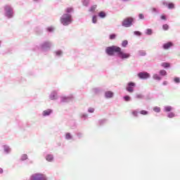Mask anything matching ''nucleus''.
Listing matches in <instances>:
<instances>
[{
    "label": "nucleus",
    "mask_w": 180,
    "mask_h": 180,
    "mask_svg": "<svg viewBox=\"0 0 180 180\" xmlns=\"http://www.w3.org/2000/svg\"><path fill=\"white\" fill-rule=\"evenodd\" d=\"M168 117H169L170 119L172 117H175V114H174V112H170L168 115Z\"/></svg>",
    "instance_id": "32"
},
{
    "label": "nucleus",
    "mask_w": 180,
    "mask_h": 180,
    "mask_svg": "<svg viewBox=\"0 0 180 180\" xmlns=\"http://www.w3.org/2000/svg\"><path fill=\"white\" fill-rule=\"evenodd\" d=\"M142 56H146V53H143L142 54Z\"/></svg>",
    "instance_id": "47"
},
{
    "label": "nucleus",
    "mask_w": 180,
    "mask_h": 180,
    "mask_svg": "<svg viewBox=\"0 0 180 180\" xmlns=\"http://www.w3.org/2000/svg\"><path fill=\"white\" fill-rule=\"evenodd\" d=\"M35 2H37V1H39V0H34Z\"/></svg>",
    "instance_id": "48"
},
{
    "label": "nucleus",
    "mask_w": 180,
    "mask_h": 180,
    "mask_svg": "<svg viewBox=\"0 0 180 180\" xmlns=\"http://www.w3.org/2000/svg\"><path fill=\"white\" fill-rule=\"evenodd\" d=\"M51 47V44L49 41L44 42L42 44V49H50Z\"/></svg>",
    "instance_id": "8"
},
{
    "label": "nucleus",
    "mask_w": 180,
    "mask_h": 180,
    "mask_svg": "<svg viewBox=\"0 0 180 180\" xmlns=\"http://www.w3.org/2000/svg\"><path fill=\"white\" fill-rule=\"evenodd\" d=\"M72 22V17L70 14H63L60 18V23L63 26H68Z\"/></svg>",
    "instance_id": "2"
},
{
    "label": "nucleus",
    "mask_w": 180,
    "mask_h": 180,
    "mask_svg": "<svg viewBox=\"0 0 180 180\" xmlns=\"http://www.w3.org/2000/svg\"><path fill=\"white\" fill-rule=\"evenodd\" d=\"M163 85H167V82H163Z\"/></svg>",
    "instance_id": "46"
},
{
    "label": "nucleus",
    "mask_w": 180,
    "mask_h": 180,
    "mask_svg": "<svg viewBox=\"0 0 180 180\" xmlns=\"http://www.w3.org/2000/svg\"><path fill=\"white\" fill-rule=\"evenodd\" d=\"M129 44V41L127 40H124L122 43V47H127V46Z\"/></svg>",
    "instance_id": "21"
},
{
    "label": "nucleus",
    "mask_w": 180,
    "mask_h": 180,
    "mask_svg": "<svg viewBox=\"0 0 180 180\" xmlns=\"http://www.w3.org/2000/svg\"><path fill=\"white\" fill-rule=\"evenodd\" d=\"M46 161H49V162L53 161V155H48L46 156Z\"/></svg>",
    "instance_id": "14"
},
{
    "label": "nucleus",
    "mask_w": 180,
    "mask_h": 180,
    "mask_svg": "<svg viewBox=\"0 0 180 180\" xmlns=\"http://www.w3.org/2000/svg\"><path fill=\"white\" fill-rule=\"evenodd\" d=\"M105 96L107 98H113V92L108 91L105 92Z\"/></svg>",
    "instance_id": "10"
},
{
    "label": "nucleus",
    "mask_w": 180,
    "mask_h": 180,
    "mask_svg": "<svg viewBox=\"0 0 180 180\" xmlns=\"http://www.w3.org/2000/svg\"><path fill=\"white\" fill-rule=\"evenodd\" d=\"M4 150L6 151V153H9L10 149H9V148H6L4 149Z\"/></svg>",
    "instance_id": "42"
},
{
    "label": "nucleus",
    "mask_w": 180,
    "mask_h": 180,
    "mask_svg": "<svg viewBox=\"0 0 180 180\" xmlns=\"http://www.w3.org/2000/svg\"><path fill=\"white\" fill-rule=\"evenodd\" d=\"M98 16H99L100 18H106V13H105V12H103V11H101V12L98 13Z\"/></svg>",
    "instance_id": "13"
},
{
    "label": "nucleus",
    "mask_w": 180,
    "mask_h": 180,
    "mask_svg": "<svg viewBox=\"0 0 180 180\" xmlns=\"http://www.w3.org/2000/svg\"><path fill=\"white\" fill-rule=\"evenodd\" d=\"M48 30H49V32H53V28L49 27V28H48Z\"/></svg>",
    "instance_id": "43"
},
{
    "label": "nucleus",
    "mask_w": 180,
    "mask_h": 180,
    "mask_svg": "<svg viewBox=\"0 0 180 180\" xmlns=\"http://www.w3.org/2000/svg\"><path fill=\"white\" fill-rule=\"evenodd\" d=\"M31 180H47V177L42 174H34L31 176Z\"/></svg>",
    "instance_id": "4"
},
{
    "label": "nucleus",
    "mask_w": 180,
    "mask_h": 180,
    "mask_svg": "<svg viewBox=\"0 0 180 180\" xmlns=\"http://www.w3.org/2000/svg\"><path fill=\"white\" fill-rule=\"evenodd\" d=\"M174 8H175V5L174 4V3H169L168 4V8L169 9H174Z\"/></svg>",
    "instance_id": "22"
},
{
    "label": "nucleus",
    "mask_w": 180,
    "mask_h": 180,
    "mask_svg": "<svg viewBox=\"0 0 180 180\" xmlns=\"http://www.w3.org/2000/svg\"><path fill=\"white\" fill-rule=\"evenodd\" d=\"M143 94H136V99H143Z\"/></svg>",
    "instance_id": "23"
},
{
    "label": "nucleus",
    "mask_w": 180,
    "mask_h": 180,
    "mask_svg": "<svg viewBox=\"0 0 180 180\" xmlns=\"http://www.w3.org/2000/svg\"><path fill=\"white\" fill-rule=\"evenodd\" d=\"M172 46L173 44L172 42H168L163 45V48L165 49V50H168V49H169V47H172Z\"/></svg>",
    "instance_id": "9"
},
{
    "label": "nucleus",
    "mask_w": 180,
    "mask_h": 180,
    "mask_svg": "<svg viewBox=\"0 0 180 180\" xmlns=\"http://www.w3.org/2000/svg\"><path fill=\"white\" fill-rule=\"evenodd\" d=\"M165 112H171L172 110V108L171 106H167L165 108Z\"/></svg>",
    "instance_id": "24"
},
{
    "label": "nucleus",
    "mask_w": 180,
    "mask_h": 180,
    "mask_svg": "<svg viewBox=\"0 0 180 180\" xmlns=\"http://www.w3.org/2000/svg\"><path fill=\"white\" fill-rule=\"evenodd\" d=\"M105 53L108 56H114L115 53H117L118 57H120V58H122V59L129 58V57H130L129 53H124L122 51V48H120L117 46H112L107 47L105 49Z\"/></svg>",
    "instance_id": "1"
},
{
    "label": "nucleus",
    "mask_w": 180,
    "mask_h": 180,
    "mask_svg": "<svg viewBox=\"0 0 180 180\" xmlns=\"http://www.w3.org/2000/svg\"><path fill=\"white\" fill-rule=\"evenodd\" d=\"M22 161H25V160H27V155H26V154L22 155Z\"/></svg>",
    "instance_id": "34"
},
{
    "label": "nucleus",
    "mask_w": 180,
    "mask_h": 180,
    "mask_svg": "<svg viewBox=\"0 0 180 180\" xmlns=\"http://www.w3.org/2000/svg\"><path fill=\"white\" fill-rule=\"evenodd\" d=\"M2 172H4V169H2V168H0V174H2Z\"/></svg>",
    "instance_id": "44"
},
{
    "label": "nucleus",
    "mask_w": 180,
    "mask_h": 180,
    "mask_svg": "<svg viewBox=\"0 0 180 180\" xmlns=\"http://www.w3.org/2000/svg\"><path fill=\"white\" fill-rule=\"evenodd\" d=\"M146 34H153V30L151 29H148L146 31Z\"/></svg>",
    "instance_id": "30"
},
{
    "label": "nucleus",
    "mask_w": 180,
    "mask_h": 180,
    "mask_svg": "<svg viewBox=\"0 0 180 180\" xmlns=\"http://www.w3.org/2000/svg\"><path fill=\"white\" fill-rule=\"evenodd\" d=\"M153 79H157L158 81H161V77H160L158 75L155 74L153 75Z\"/></svg>",
    "instance_id": "16"
},
{
    "label": "nucleus",
    "mask_w": 180,
    "mask_h": 180,
    "mask_svg": "<svg viewBox=\"0 0 180 180\" xmlns=\"http://www.w3.org/2000/svg\"><path fill=\"white\" fill-rule=\"evenodd\" d=\"M92 22L93 23H96V22H98V18H96V15L93 16Z\"/></svg>",
    "instance_id": "29"
},
{
    "label": "nucleus",
    "mask_w": 180,
    "mask_h": 180,
    "mask_svg": "<svg viewBox=\"0 0 180 180\" xmlns=\"http://www.w3.org/2000/svg\"><path fill=\"white\" fill-rule=\"evenodd\" d=\"M96 8H98L97 5H94L93 6H91L89 9V12H95V11L96 10Z\"/></svg>",
    "instance_id": "15"
},
{
    "label": "nucleus",
    "mask_w": 180,
    "mask_h": 180,
    "mask_svg": "<svg viewBox=\"0 0 180 180\" xmlns=\"http://www.w3.org/2000/svg\"><path fill=\"white\" fill-rule=\"evenodd\" d=\"M160 18L162 20H167V17H165V15H161Z\"/></svg>",
    "instance_id": "40"
},
{
    "label": "nucleus",
    "mask_w": 180,
    "mask_h": 180,
    "mask_svg": "<svg viewBox=\"0 0 180 180\" xmlns=\"http://www.w3.org/2000/svg\"><path fill=\"white\" fill-rule=\"evenodd\" d=\"M124 99L126 101V102H129V101H130V96H126L124 97Z\"/></svg>",
    "instance_id": "35"
},
{
    "label": "nucleus",
    "mask_w": 180,
    "mask_h": 180,
    "mask_svg": "<svg viewBox=\"0 0 180 180\" xmlns=\"http://www.w3.org/2000/svg\"><path fill=\"white\" fill-rule=\"evenodd\" d=\"M162 67H164V68H168L170 67V65L168 63H162Z\"/></svg>",
    "instance_id": "19"
},
{
    "label": "nucleus",
    "mask_w": 180,
    "mask_h": 180,
    "mask_svg": "<svg viewBox=\"0 0 180 180\" xmlns=\"http://www.w3.org/2000/svg\"><path fill=\"white\" fill-rule=\"evenodd\" d=\"M132 115L135 117H137V116H139V112H137L136 110H134V111H132Z\"/></svg>",
    "instance_id": "28"
},
{
    "label": "nucleus",
    "mask_w": 180,
    "mask_h": 180,
    "mask_svg": "<svg viewBox=\"0 0 180 180\" xmlns=\"http://www.w3.org/2000/svg\"><path fill=\"white\" fill-rule=\"evenodd\" d=\"M139 16L140 19H144V15L143 14H139Z\"/></svg>",
    "instance_id": "41"
},
{
    "label": "nucleus",
    "mask_w": 180,
    "mask_h": 180,
    "mask_svg": "<svg viewBox=\"0 0 180 180\" xmlns=\"http://www.w3.org/2000/svg\"><path fill=\"white\" fill-rule=\"evenodd\" d=\"M50 99H51V101H53V99H56V95H51L50 96Z\"/></svg>",
    "instance_id": "37"
},
{
    "label": "nucleus",
    "mask_w": 180,
    "mask_h": 180,
    "mask_svg": "<svg viewBox=\"0 0 180 180\" xmlns=\"http://www.w3.org/2000/svg\"><path fill=\"white\" fill-rule=\"evenodd\" d=\"M138 77L141 79H147V78H150V73L147 72H141L138 74Z\"/></svg>",
    "instance_id": "7"
},
{
    "label": "nucleus",
    "mask_w": 180,
    "mask_h": 180,
    "mask_svg": "<svg viewBox=\"0 0 180 180\" xmlns=\"http://www.w3.org/2000/svg\"><path fill=\"white\" fill-rule=\"evenodd\" d=\"M160 75H162V77L167 75V71L165 70H162L159 72Z\"/></svg>",
    "instance_id": "20"
},
{
    "label": "nucleus",
    "mask_w": 180,
    "mask_h": 180,
    "mask_svg": "<svg viewBox=\"0 0 180 180\" xmlns=\"http://www.w3.org/2000/svg\"><path fill=\"white\" fill-rule=\"evenodd\" d=\"M134 34H136V36H141V32H140L139 31H135Z\"/></svg>",
    "instance_id": "38"
},
{
    "label": "nucleus",
    "mask_w": 180,
    "mask_h": 180,
    "mask_svg": "<svg viewBox=\"0 0 180 180\" xmlns=\"http://www.w3.org/2000/svg\"><path fill=\"white\" fill-rule=\"evenodd\" d=\"M153 12H157V9L155 8H153Z\"/></svg>",
    "instance_id": "45"
},
{
    "label": "nucleus",
    "mask_w": 180,
    "mask_h": 180,
    "mask_svg": "<svg viewBox=\"0 0 180 180\" xmlns=\"http://www.w3.org/2000/svg\"><path fill=\"white\" fill-rule=\"evenodd\" d=\"M134 20V18L131 17L127 18L122 22V26H124V27H130V26L133 25Z\"/></svg>",
    "instance_id": "3"
},
{
    "label": "nucleus",
    "mask_w": 180,
    "mask_h": 180,
    "mask_svg": "<svg viewBox=\"0 0 180 180\" xmlns=\"http://www.w3.org/2000/svg\"><path fill=\"white\" fill-rule=\"evenodd\" d=\"M89 4V0H85L84 1V5L85 6H88V4Z\"/></svg>",
    "instance_id": "36"
},
{
    "label": "nucleus",
    "mask_w": 180,
    "mask_h": 180,
    "mask_svg": "<svg viewBox=\"0 0 180 180\" xmlns=\"http://www.w3.org/2000/svg\"><path fill=\"white\" fill-rule=\"evenodd\" d=\"M65 139L67 140H70V139H72V136H71V134L70 133H67L66 136H65Z\"/></svg>",
    "instance_id": "25"
},
{
    "label": "nucleus",
    "mask_w": 180,
    "mask_h": 180,
    "mask_svg": "<svg viewBox=\"0 0 180 180\" xmlns=\"http://www.w3.org/2000/svg\"><path fill=\"white\" fill-rule=\"evenodd\" d=\"M136 86V83L130 82L128 83V85L126 88L127 91L131 94V92L134 91V87Z\"/></svg>",
    "instance_id": "6"
},
{
    "label": "nucleus",
    "mask_w": 180,
    "mask_h": 180,
    "mask_svg": "<svg viewBox=\"0 0 180 180\" xmlns=\"http://www.w3.org/2000/svg\"><path fill=\"white\" fill-rule=\"evenodd\" d=\"M114 39H116V34H112L110 35V39L114 40Z\"/></svg>",
    "instance_id": "27"
},
{
    "label": "nucleus",
    "mask_w": 180,
    "mask_h": 180,
    "mask_svg": "<svg viewBox=\"0 0 180 180\" xmlns=\"http://www.w3.org/2000/svg\"><path fill=\"white\" fill-rule=\"evenodd\" d=\"M88 112H89V113H94V112H95V109H94V108H89L88 109Z\"/></svg>",
    "instance_id": "33"
},
{
    "label": "nucleus",
    "mask_w": 180,
    "mask_h": 180,
    "mask_svg": "<svg viewBox=\"0 0 180 180\" xmlns=\"http://www.w3.org/2000/svg\"><path fill=\"white\" fill-rule=\"evenodd\" d=\"M0 44H1V41H0Z\"/></svg>",
    "instance_id": "49"
},
{
    "label": "nucleus",
    "mask_w": 180,
    "mask_h": 180,
    "mask_svg": "<svg viewBox=\"0 0 180 180\" xmlns=\"http://www.w3.org/2000/svg\"><path fill=\"white\" fill-rule=\"evenodd\" d=\"M51 112H52L51 110L48 109L43 112V115H44V116H49L51 114Z\"/></svg>",
    "instance_id": "11"
},
{
    "label": "nucleus",
    "mask_w": 180,
    "mask_h": 180,
    "mask_svg": "<svg viewBox=\"0 0 180 180\" xmlns=\"http://www.w3.org/2000/svg\"><path fill=\"white\" fill-rule=\"evenodd\" d=\"M162 28L165 30H168V29H169V26L168 25V24H165L162 25Z\"/></svg>",
    "instance_id": "26"
},
{
    "label": "nucleus",
    "mask_w": 180,
    "mask_h": 180,
    "mask_svg": "<svg viewBox=\"0 0 180 180\" xmlns=\"http://www.w3.org/2000/svg\"><path fill=\"white\" fill-rule=\"evenodd\" d=\"M140 114L143 115V116H146V115H148V111L142 110L140 111Z\"/></svg>",
    "instance_id": "18"
},
{
    "label": "nucleus",
    "mask_w": 180,
    "mask_h": 180,
    "mask_svg": "<svg viewBox=\"0 0 180 180\" xmlns=\"http://www.w3.org/2000/svg\"><path fill=\"white\" fill-rule=\"evenodd\" d=\"M153 110L154 112H156V113H160V112H161V108L160 107H154Z\"/></svg>",
    "instance_id": "17"
},
{
    "label": "nucleus",
    "mask_w": 180,
    "mask_h": 180,
    "mask_svg": "<svg viewBox=\"0 0 180 180\" xmlns=\"http://www.w3.org/2000/svg\"><path fill=\"white\" fill-rule=\"evenodd\" d=\"M66 13H71L72 12H74V8L72 7H68L65 9Z\"/></svg>",
    "instance_id": "12"
},
{
    "label": "nucleus",
    "mask_w": 180,
    "mask_h": 180,
    "mask_svg": "<svg viewBox=\"0 0 180 180\" xmlns=\"http://www.w3.org/2000/svg\"><path fill=\"white\" fill-rule=\"evenodd\" d=\"M174 82H175L176 84H179V82H180V79H179V77H175V78L174 79Z\"/></svg>",
    "instance_id": "31"
},
{
    "label": "nucleus",
    "mask_w": 180,
    "mask_h": 180,
    "mask_svg": "<svg viewBox=\"0 0 180 180\" xmlns=\"http://www.w3.org/2000/svg\"><path fill=\"white\" fill-rule=\"evenodd\" d=\"M61 54H63V52H61V51H56V55L57 56H61Z\"/></svg>",
    "instance_id": "39"
},
{
    "label": "nucleus",
    "mask_w": 180,
    "mask_h": 180,
    "mask_svg": "<svg viewBox=\"0 0 180 180\" xmlns=\"http://www.w3.org/2000/svg\"><path fill=\"white\" fill-rule=\"evenodd\" d=\"M4 9L6 11V15L7 17L11 18L13 16V9L11 8L10 6H4Z\"/></svg>",
    "instance_id": "5"
}]
</instances>
